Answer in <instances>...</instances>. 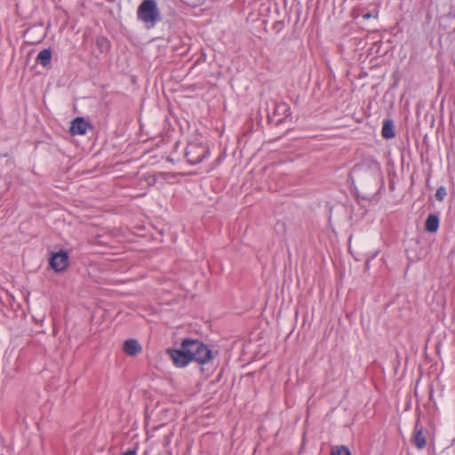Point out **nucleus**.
Instances as JSON below:
<instances>
[{"mask_svg":"<svg viewBox=\"0 0 455 455\" xmlns=\"http://www.w3.org/2000/svg\"><path fill=\"white\" fill-rule=\"evenodd\" d=\"M183 348L189 354L191 362L196 361L200 364H205L212 357L210 348L198 339H184Z\"/></svg>","mask_w":455,"mask_h":455,"instance_id":"obj_1","label":"nucleus"},{"mask_svg":"<svg viewBox=\"0 0 455 455\" xmlns=\"http://www.w3.org/2000/svg\"><path fill=\"white\" fill-rule=\"evenodd\" d=\"M138 18L148 25L153 27L159 19V11L155 0H144L138 8Z\"/></svg>","mask_w":455,"mask_h":455,"instance_id":"obj_2","label":"nucleus"},{"mask_svg":"<svg viewBox=\"0 0 455 455\" xmlns=\"http://www.w3.org/2000/svg\"><path fill=\"white\" fill-rule=\"evenodd\" d=\"M207 153L208 149L204 146L195 143L188 144L186 149L188 161L192 164L200 163L205 157Z\"/></svg>","mask_w":455,"mask_h":455,"instance_id":"obj_3","label":"nucleus"},{"mask_svg":"<svg viewBox=\"0 0 455 455\" xmlns=\"http://www.w3.org/2000/svg\"><path fill=\"white\" fill-rule=\"evenodd\" d=\"M168 354L173 363L178 367H185L191 362L189 354L183 348V342L180 349H169Z\"/></svg>","mask_w":455,"mask_h":455,"instance_id":"obj_4","label":"nucleus"},{"mask_svg":"<svg viewBox=\"0 0 455 455\" xmlns=\"http://www.w3.org/2000/svg\"><path fill=\"white\" fill-rule=\"evenodd\" d=\"M68 264V256L66 251L55 252L52 255L50 259L51 267L56 271L60 272L64 270Z\"/></svg>","mask_w":455,"mask_h":455,"instance_id":"obj_5","label":"nucleus"},{"mask_svg":"<svg viewBox=\"0 0 455 455\" xmlns=\"http://www.w3.org/2000/svg\"><path fill=\"white\" fill-rule=\"evenodd\" d=\"M411 442L419 450L424 449L427 445V439L424 435V429L419 419L416 421L414 426Z\"/></svg>","mask_w":455,"mask_h":455,"instance_id":"obj_6","label":"nucleus"},{"mask_svg":"<svg viewBox=\"0 0 455 455\" xmlns=\"http://www.w3.org/2000/svg\"><path fill=\"white\" fill-rule=\"evenodd\" d=\"M123 350L127 355L134 356L141 352L142 347L137 339H129L124 342Z\"/></svg>","mask_w":455,"mask_h":455,"instance_id":"obj_7","label":"nucleus"},{"mask_svg":"<svg viewBox=\"0 0 455 455\" xmlns=\"http://www.w3.org/2000/svg\"><path fill=\"white\" fill-rule=\"evenodd\" d=\"M89 127V124L84 118L77 117L72 122L70 132L73 135H84Z\"/></svg>","mask_w":455,"mask_h":455,"instance_id":"obj_8","label":"nucleus"},{"mask_svg":"<svg viewBox=\"0 0 455 455\" xmlns=\"http://www.w3.org/2000/svg\"><path fill=\"white\" fill-rule=\"evenodd\" d=\"M439 219L435 215H429L426 220V229L428 232L434 233L438 229Z\"/></svg>","mask_w":455,"mask_h":455,"instance_id":"obj_9","label":"nucleus"},{"mask_svg":"<svg viewBox=\"0 0 455 455\" xmlns=\"http://www.w3.org/2000/svg\"><path fill=\"white\" fill-rule=\"evenodd\" d=\"M52 59V52L48 49L41 51L36 58V60L44 67L47 66Z\"/></svg>","mask_w":455,"mask_h":455,"instance_id":"obj_10","label":"nucleus"},{"mask_svg":"<svg viewBox=\"0 0 455 455\" xmlns=\"http://www.w3.org/2000/svg\"><path fill=\"white\" fill-rule=\"evenodd\" d=\"M382 136L386 139H391L395 136L394 126L391 122L386 121L382 128Z\"/></svg>","mask_w":455,"mask_h":455,"instance_id":"obj_11","label":"nucleus"},{"mask_svg":"<svg viewBox=\"0 0 455 455\" xmlns=\"http://www.w3.org/2000/svg\"><path fill=\"white\" fill-rule=\"evenodd\" d=\"M331 455H351V452L347 447L339 445L331 448Z\"/></svg>","mask_w":455,"mask_h":455,"instance_id":"obj_12","label":"nucleus"},{"mask_svg":"<svg viewBox=\"0 0 455 455\" xmlns=\"http://www.w3.org/2000/svg\"><path fill=\"white\" fill-rule=\"evenodd\" d=\"M96 44L101 52H106L110 48V43L105 37L98 38Z\"/></svg>","mask_w":455,"mask_h":455,"instance_id":"obj_13","label":"nucleus"},{"mask_svg":"<svg viewBox=\"0 0 455 455\" xmlns=\"http://www.w3.org/2000/svg\"><path fill=\"white\" fill-rule=\"evenodd\" d=\"M447 195L446 188L444 187H440L436 190L435 197L438 201L442 202L445 198Z\"/></svg>","mask_w":455,"mask_h":455,"instance_id":"obj_14","label":"nucleus"},{"mask_svg":"<svg viewBox=\"0 0 455 455\" xmlns=\"http://www.w3.org/2000/svg\"><path fill=\"white\" fill-rule=\"evenodd\" d=\"M371 169H372V174L373 176H379L380 172V167L379 164L377 163L371 164Z\"/></svg>","mask_w":455,"mask_h":455,"instance_id":"obj_15","label":"nucleus"},{"mask_svg":"<svg viewBox=\"0 0 455 455\" xmlns=\"http://www.w3.org/2000/svg\"><path fill=\"white\" fill-rule=\"evenodd\" d=\"M122 455H136V451L134 450H128L124 452Z\"/></svg>","mask_w":455,"mask_h":455,"instance_id":"obj_16","label":"nucleus"},{"mask_svg":"<svg viewBox=\"0 0 455 455\" xmlns=\"http://www.w3.org/2000/svg\"><path fill=\"white\" fill-rule=\"evenodd\" d=\"M370 17H371V14H369V13H366V14L363 15L364 19H369Z\"/></svg>","mask_w":455,"mask_h":455,"instance_id":"obj_17","label":"nucleus"},{"mask_svg":"<svg viewBox=\"0 0 455 455\" xmlns=\"http://www.w3.org/2000/svg\"><path fill=\"white\" fill-rule=\"evenodd\" d=\"M362 169H363V167H357V168L355 170V172H359V171H361Z\"/></svg>","mask_w":455,"mask_h":455,"instance_id":"obj_18","label":"nucleus"}]
</instances>
